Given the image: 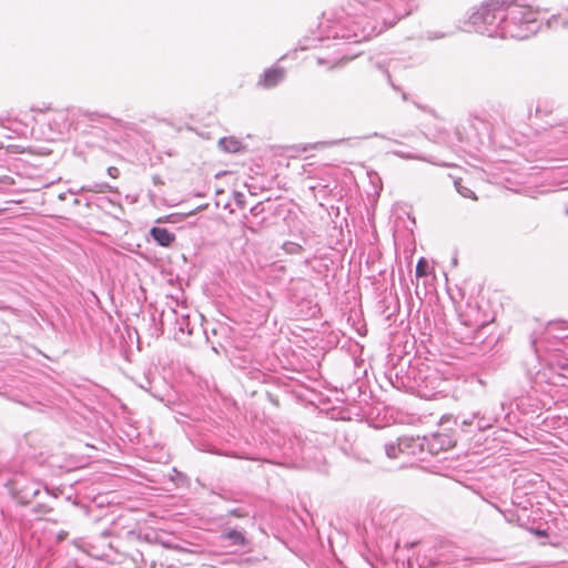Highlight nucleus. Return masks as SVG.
<instances>
[{"label":"nucleus","instance_id":"f8f14e48","mask_svg":"<svg viewBox=\"0 0 568 568\" xmlns=\"http://www.w3.org/2000/svg\"><path fill=\"white\" fill-rule=\"evenodd\" d=\"M567 213H568V210H567Z\"/></svg>","mask_w":568,"mask_h":568},{"label":"nucleus","instance_id":"39448f33","mask_svg":"<svg viewBox=\"0 0 568 568\" xmlns=\"http://www.w3.org/2000/svg\"><path fill=\"white\" fill-rule=\"evenodd\" d=\"M152 239L163 247H170L175 242V234L166 227L155 226L150 231Z\"/></svg>","mask_w":568,"mask_h":568},{"label":"nucleus","instance_id":"1a4fd4ad","mask_svg":"<svg viewBox=\"0 0 568 568\" xmlns=\"http://www.w3.org/2000/svg\"><path fill=\"white\" fill-rule=\"evenodd\" d=\"M106 173H108V175H109L110 178H112V179H114V180H115V179H118V178L120 176V170H119V168H116V166H109V168L106 169Z\"/></svg>","mask_w":568,"mask_h":568},{"label":"nucleus","instance_id":"f257e3e1","mask_svg":"<svg viewBox=\"0 0 568 568\" xmlns=\"http://www.w3.org/2000/svg\"><path fill=\"white\" fill-rule=\"evenodd\" d=\"M506 2L504 0H488L473 14L474 23L481 21L484 23H493L496 19V11L504 10Z\"/></svg>","mask_w":568,"mask_h":568},{"label":"nucleus","instance_id":"20e7f679","mask_svg":"<svg viewBox=\"0 0 568 568\" xmlns=\"http://www.w3.org/2000/svg\"><path fill=\"white\" fill-rule=\"evenodd\" d=\"M285 75V71L282 68H271L264 72L260 80V84L265 89H271L277 85Z\"/></svg>","mask_w":568,"mask_h":568},{"label":"nucleus","instance_id":"0eeeda50","mask_svg":"<svg viewBox=\"0 0 568 568\" xmlns=\"http://www.w3.org/2000/svg\"><path fill=\"white\" fill-rule=\"evenodd\" d=\"M432 272L433 267L429 265V262L425 257L419 258L416 265V276L423 277Z\"/></svg>","mask_w":568,"mask_h":568},{"label":"nucleus","instance_id":"f03ea898","mask_svg":"<svg viewBox=\"0 0 568 568\" xmlns=\"http://www.w3.org/2000/svg\"><path fill=\"white\" fill-rule=\"evenodd\" d=\"M539 10L530 6H514L509 11L513 21L519 24H529L537 21Z\"/></svg>","mask_w":568,"mask_h":568},{"label":"nucleus","instance_id":"423d86ee","mask_svg":"<svg viewBox=\"0 0 568 568\" xmlns=\"http://www.w3.org/2000/svg\"><path fill=\"white\" fill-rule=\"evenodd\" d=\"M7 151L9 153H12V154H23V153H28V154H32V155H40V156H45V155H50L51 154V150L45 148V149H41V150H34L33 148L31 146H28V148H22L18 144H10L7 146Z\"/></svg>","mask_w":568,"mask_h":568},{"label":"nucleus","instance_id":"9b49d317","mask_svg":"<svg viewBox=\"0 0 568 568\" xmlns=\"http://www.w3.org/2000/svg\"><path fill=\"white\" fill-rule=\"evenodd\" d=\"M353 8V4L349 2L348 3V10H351Z\"/></svg>","mask_w":568,"mask_h":568},{"label":"nucleus","instance_id":"7ed1b4c3","mask_svg":"<svg viewBox=\"0 0 568 568\" xmlns=\"http://www.w3.org/2000/svg\"><path fill=\"white\" fill-rule=\"evenodd\" d=\"M427 448L432 454L447 450L455 446V442L449 434L437 433L425 438Z\"/></svg>","mask_w":568,"mask_h":568},{"label":"nucleus","instance_id":"6e6552de","mask_svg":"<svg viewBox=\"0 0 568 568\" xmlns=\"http://www.w3.org/2000/svg\"><path fill=\"white\" fill-rule=\"evenodd\" d=\"M225 537L230 539L234 545H244L245 538L242 532L237 530H230L226 532Z\"/></svg>","mask_w":568,"mask_h":568},{"label":"nucleus","instance_id":"9d476101","mask_svg":"<svg viewBox=\"0 0 568 568\" xmlns=\"http://www.w3.org/2000/svg\"><path fill=\"white\" fill-rule=\"evenodd\" d=\"M65 536H67V532H60V534L58 535V539H59V540H62L63 538H65Z\"/></svg>","mask_w":568,"mask_h":568}]
</instances>
